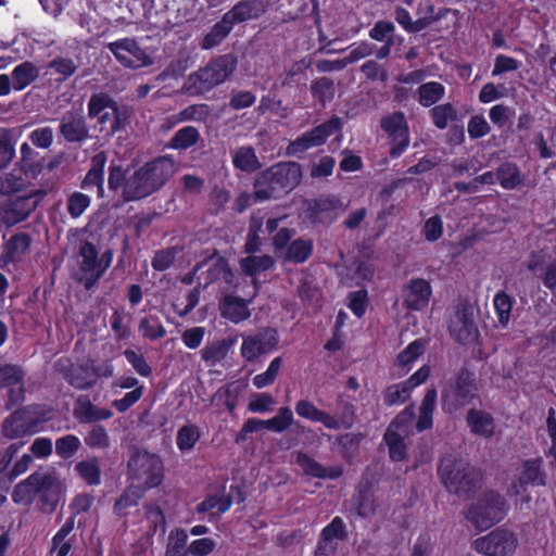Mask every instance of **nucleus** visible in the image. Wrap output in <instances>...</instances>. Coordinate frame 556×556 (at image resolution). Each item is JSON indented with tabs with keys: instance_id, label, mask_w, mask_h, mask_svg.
<instances>
[{
	"instance_id": "nucleus-21",
	"label": "nucleus",
	"mask_w": 556,
	"mask_h": 556,
	"mask_svg": "<svg viewBox=\"0 0 556 556\" xmlns=\"http://www.w3.org/2000/svg\"><path fill=\"white\" fill-rule=\"evenodd\" d=\"M382 127L400 146V151L397 153H400L404 148L408 146V128L404 114L394 113L390 116H387L382 121Z\"/></svg>"
},
{
	"instance_id": "nucleus-36",
	"label": "nucleus",
	"mask_w": 556,
	"mask_h": 556,
	"mask_svg": "<svg viewBox=\"0 0 556 556\" xmlns=\"http://www.w3.org/2000/svg\"><path fill=\"white\" fill-rule=\"evenodd\" d=\"M232 162L236 167L245 172H252L260 167V163L254 153V150L250 147L239 148L233 153Z\"/></svg>"
},
{
	"instance_id": "nucleus-59",
	"label": "nucleus",
	"mask_w": 556,
	"mask_h": 556,
	"mask_svg": "<svg viewBox=\"0 0 556 556\" xmlns=\"http://www.w3.org/2000/svg\"><path fill=\"white\" fill-rule=\"evenodd\" d=\"M29 139L36 147L46 149L52 143L53 131L50 127L37 128L30 132Z\"/></svg>"
},
{
	"instance_id": "nucleus-11",
	"label": "nucleus",
	"mask_w": 556,
	"mask_h": 556,
	"mask_svg": "<svg viewBox=\"0 0 556 556\" xmlns=\"http://www.w3.org/2000/svg\"><path fill=\"white\" fill-rule=\"evenodd\" d=\"M279 343V334L273 328H264L255 334L243 336L240 348L241 356L251 362L263 354L275 351Z\"/></svg>"
},
{
	"instance_id": "nucleus-40",
	"label": "nucleus",
	"mask_w": 556,
	"mask_h": 556,
	"mask_svg": "<svg viewBox=\"0 0 556 556\" xmlns=\"http://www.w3.org/2000/svg\"><path fill=\"white\" fill-rule=\"evenodd\" d=\"M294 421L293 413L289 407H281L278 410V414L273 418L266 419V429L282 432L288 429Z\"/></svg>"
},
{
	"instance_id": "nucleus-41",
	"label": "nucleus",
	"mask_w": 556,
	"mask_h": 556,
	"mask_svg": "<svg viewBox=\"0 0 556 556\" xmlns=\"http://www.w3.org/2000/svg\"><path fill=\"white\" fill-rule=\"evenodd\" d=\"M468 424L476 433L489 435L493 431V422L488 414L471 410L468 414Z\"/></svg>"
},
{
	"instance_id": "nucleus-13",
	"label": "nucleus",
	"mask_w": 556,
	"mask_h": 556,
	"mask_svg": "<svg viewBox=\"0 0 556 556\" xmlns=\"http://www.w3.org/2000/svg\"><path fill=\"white\" fill-rule=\"evenodd\" d=\"M340 128L339 118H331L327 123L321 124L313 130L305 132L303 136L291 142L288 147V153L298 155L304 151L323 144L327 138L338 131Z\"/></svg>"
},
{
	"instance_id": "nucleus-27",
	"label": "nucleus",
	"mask_w": 556,
	"mask_h": 556,
	"mask_svg": "<svg viewBox=\"0 0 556 556\" xmlns=\"http://www.w3.org/2000/svg\"><path fill=\"white\" fill-rule=\"evenodd\" d=\"M295 412L300 417L312 421L321 422L329 429H334L338 427V421L333 417L318 409L313 403L308 401H299L295 405Z\"/></svg>"
},
{
	"instance_id": "nucleus-42",
	"label": "nucleus",
	"mask_w": 556,
	"mask_h": 556,
	"mask_svg": "<svg viewBox=\"0 0 556 556\" xmlns=\"http://www.w3.org/2000/svg\"><path fill=\"white\" fill-rule=\"evenodd\" d=\"M80 440L73 434L59 438L55 441V452L64 459L73 457L80 447Z\"/></svg>"
},
{
	"instance_id": "nucleus-18",
	"label": "nucleus",
	"mask_w": 556,
	"mask_h": 556,
	"mask_svg": "<svg viewBox=\"0 0 556 556\" xmlns=\"http://www.w3.org/2000/svg\"><path fill=\"white\" fill-rule=\"evenodd\" d=\"M432 288L426 279H413L403 289V304L413 311H424L431 299Z\"/></svg>"
},
{
	"instance_id": "nucleus-8",
	"label": "nucleus",
	"mask_w": 556,
	"mask_h": 556,
	"mask_svg": "<svg viewBox=\"0 0 556 556\" xmlns=\"http://www.w3.org/2000/svg\"><path fill=\"white\" fill-rule=\"evenodd\" d=\"M80 271L78 279L86 289H90L102 276L112 262V252L106 251L98 258L94 245L85 242L80 248Z\"/></svg>"
},
{
	"instance_id": "nucleus-52",
	"label": "nucleus",
	"mask_w": 556,
	"mask_h": 556,
	"mask_svg": "<svg viewBox=\"0 0 556 556\" xmlns=\"http://www.w3.org/2000/svg\"><path fill=\"white\" fill-rule=\"evenodd\" d=\"M497 177L501 186L506 189H513L520 182L517 168L511 164H505L501 166L497 173Z\"/></svg>"
},
{
	"instance_id": "nucleus-20",
	"label": "nucleus",
	"mask_w": 556,
	"mask_h": 556,
	"mask_svg": "<svg viewBox=\"0 0 556 556\" xmlns=\"http://www.w3.org/2000/svg\"><path fill=\"white\" fill-rule=\"evenodd\" d=\"M251 302L252 299L245 301L237 296L227 295L220 304L222 315L235 324L243 321L251 316V312L248 308Z\"/></svg>"
},
{
	"instance_id": "nucleus-3",
	"label": "nucleus",
	"mask_w": 556,
	"mask_h": 556,
	"mask_svg": "<svg viewBox=\"0 0 556 556\" xmlns=\"http://www.w3.org/2000/svg\"><path fill=\"white\" fill-rule=\"evenodd\" d=\"M175 173L176 165L169 156H161L144 164L127 179L119 166H111L109 186L113 190L123 187L125 200L132 201L156 191Z\"/></svg>"
},
{
	"instance_id": "nucleus-30",
	"label": "nucleus",
	"mask_w": 556,
	"mask_h": 556,
	"mask_svg": "<svg viewBox=\"0 0 556 556\" xmlns=\"http://www.w3.org/2000/svg\"><path fill=\"white\" fill-rule=\"evenodd\" d=\"M105 162L106 159L103 153L94 155L91 161V168L89 169L84 180V188L97 186L100 197H102L104 191L102 182Z\"/></svg>"
},
{
	"instance_id": "nucleus-24",
	"label": "nucleus",
	"mask_w": 556,
	"mask_h": 556,
	"mask_svg": "<svg viewBox=\"0 0 556 556\" xmlns=\"http://www.w3.org/2000/svg\"><path fill=\"white\" fill-rule=\"evenodd\" d=\"M425 343L420 340L410 342L396 357L394 367L404 375L410 370L416 361L424 354Z\"/></svg>"
},
{
	"instance_id": "nucleus-50",
	"label": "nucleus",
	"mask_w": 556,
	"mask_h": 556,
	"mask_svg": "<svg viewBox=\"0 0 556 556\" xmlns=\"http://www.w3.org/2000/svg\"><path fill=\"white\" fill-rule=\"evenodd\" d=\"M231 506V501L226 496H210L199 506V511H212L213 514H223Z\"/></svg>"
},
{
	"instance_id": "nucleus-4",
	"label": "nucleus",
	"mask_w": 556,
	"mask_h": 556,
	"mask_svg": "<svg viewBox=\"0 0 556 556\" xmlns=\"http://www.w3.org/2000/svg\"><path fill=\"white\" fill-rule=\"evenodd\" d=\"M301 167L296 163H285L273 166L262 174L255 185V198L265 200L277 191L293 189L301 180Z\"/></svg>"
},
{
	"instance_id": "nucleus-7",
	"label": "nucleus",
	"mask_w": 556,
	"mask_h": 556,
	"mask_svg": "<svg viewBox=\"0 0 556 556\" xmlns=\"http://www.w3.org/2000/svg\"><path fill=\"white\" fill-rule=\"evenodd\" d=\"M472 547L485 556H513L518 547V538L515 532L501 527L476 539Z\"/></svg>"
},
{
	"instance_id": "nucleus-6",
	"label": "nucleus",
	"mask_w": 556,
	"mask_h": 556,
	"mask_svg": "<svg viewBox=\"0 0 556 556\" xmlns=\"http://www.w3.org/2000/svg\"><path fill=\"white\" fill-rule=\"evenodd\" d=\"M506 513L502 497L490 492L478 498L466 511V518L477 529L484 530L501 521Z\"/></svg>"
},
{
	"instance_id": "nucleus-61",
	"label": "nucleus",
	"mask_w": 556,
	"mask_h": 556,
	"mask_svg": "<svg viewBox=\"0 0 556 556\" xmlns=\"http://www.w3.org/2000/svg\"><path fill=\"white\" fill-rule=\"evenodd\" d=\"M442 232L443 224L439 217L433 216L426 220L424 226V235L427 240L435 241L442 236Z\"/></svg>"
},
{
	"instance_id": "nucleus-43",
	"label": "nucleus",
	"mask_w": 556,
	"mask_h": 556,
	"mask_svg": "<svg viewBox=\"0 0 556 556\" xmlns=\"http://www.w3.org/2000/svg\"><path fill=\"white\" fill-rule=\"evenodd\" d=\"M29 245V241L26 236H14L10 239L8 244L5 245L3 255L0 258V262L7 264L13 261L17 253L24 252Z\"/></svg>"
},
{
	"instance_id": "nucleus-55",
	"label": "nucleus",
	"mask_w": 556,
	"mask_h": 556,
	"mask_svg": "<svg viewBox=\"0 0 556 556\" xmlns=\"http://www.w3.org/2000/svg\"><path fill=\"white\" fill-rule=\"evenodd\" d=\"M514 117V110L508 106L497 104L490 110V119L497 127H504Z\"/></svg>"
},
{
	"instance_id": "nucleus-34",
	"label": "nucleus",
	"mask_w": 556,
	"mask_h": 556,
	"mask_svg": "<svg viewBox=\"0 0 556 556\" xmlns=\"http://www.w3.org/2000/svg\"><path fill=\"white\" fill-rule=\"evenodd\" d=\"M312 250V241L298 239L290 244L281 257L289 262L303 263L308 258Z\"/></svg>"
},
{
	"instance_id": "nucleus-12",
	"label": "nucleus",
	"mask_w": 556,
	"mask_h": 556,
	"mask_svg": "<svg viewBox=\"0 0 556 556\" xmlns=\"http://www.w3.org/2000/svg\"><path fill=\"white\" fill-rule=\"evenodd\" d=\"M412 421L413 412L405 410L393 420L384 434L393 460H401L405 456L404 439L410 433Z\"/></svg>"
},
{
	"instance_id": "nucleus-57",
	"label": "nucleus",
	"mask_w": 556,
	"mask_h": 556,
	"mask_svg": "<svg viewBox=\"0 0 556 556\" xmlns=\"http://www.w3.org/2000/svg\"><path fill=\"white\" fill-rule=\"evenodd\" d=\"M216 547V542L210 538H202L192 541L188 546V552L192 556H207Z\"/></svg>"
},
{
	"instance_id": "nucleus-53",
	"label": "nucleus",
	"mask_w": 556,
	"mask_h": 556,
	"mask_svg": "<svg viewBox=\"0 0 556 556\" xmlns=\"http://www.w3.org/2000/svg\"><path fill=\"white\" fill-rule=\"evenodd\" d=\"M89 205L90 199L88 195L80 192H75L68 199L67 210L73 217L77 218L87 210Z\"/></svg>"
},
{
	"instance_id": "nucleus-16",
	"label": "nucleus",
	"mask_w": 556,
	"mask_h": 556,
	"mask_svg": "<svg viewBox=\"0 0 556 556\" xmlns=\"http://www.w3.org/2000/svg\"><path fill=\"white\" fill-rule=\"evenodd\" d=\"M116 59L128 67H142L152 63L150 54L138 47L131 39H122L109 45Z\"/></svg>"
},
{
	"instance_id": "nucleus-58",
	"label": "nucleus",
	"mask_w": 556,
	"mask_h": 556,
	"mask_svg": "<svg viewBox=\"0 0 556 556\" xmlns=\"http://www.w3.org/2000/svg\"><path fill=\"white\" fill-rule=\"evenodd\" d=\"M115 103L104 94L93 96L88 104L89 116L98 117L100 114L105 112L106 109L113 106Z\"/></svg>"
},
{
	"instance_id": "nucleus-2",
	"label": "nucleus",
	"mask_w": 556,
	"mask_h": 556,
	"mask_svg": "<svg viewBox=\"0 0 556 556\" xmlns=\"http://www.w3.org/2000/svg\"><path fill=\"white\" fill-rule=\"evenodd\" d=\"M175 173L176 165L169 156H161L144 164L127 179L119 166H111L109 186L113 190L123 187L125 200L132 201L156 191Z\"/></svg>"
},
{
	"instance_id": "nucleus-1",
	"label": "nucleus",
	"mask_w": 556,
	"mask_h": 556,
	"mask_svg": "<svg viewBox=\"0 0 556 556\" xmlns=\"http://www.w3.org/2000/svg\"><path fill=\"white\" fill-rule=\"evenodd\" d=\"M175 173L176 165L169 156H161L144 164L127 179L119 166H111L109 186L113 190L123 187L125 200L132 201L156 191Z\"/></svg>"
},
{
	"instance_id": "nucleus-33",
	"label": "nucleus",
	"mask_w": 556,
	"mask_h": 556,
	"mask_svg": "<svg viewBox=\"0 0 556 556\" xmlns=\"http://www.w3.org/2000/svg\"><path fill=\"white\" fill-rule=\"evenodd\" d=\"M61 130L63 136L70 141H80L87 136V129L80 116L65 117Z\"/></svg>"
},
{
	"instance_id": "nucleus-37",
	"label": "nucleus",
	"mask_w": 556,
	"mask_h": 556,
	"mask_svg": "<svg viewBox=\"0 0 556 556\" xmlns=\"http://www.w3.org/2000/svg\"><path fill=\"white\" fill-rule=\"evenodd\" d=\"M274 265V258L269 255L248 256L240 261L241 269L248 275H256L269 269Z\"/></svg>"
},
{
	"instance_id": "nucleus-5",
	"label": "nucleus",
	"mask_w": 556,
	"mask_h": 556,
	"mask_svg": "<svg viewBox=\"0 0 556 556\" xmlns=\"http://www.w3.org/2000/svg\"><path fill=\"white\" fill-rule=\"evenodd\" d=\"M235 59L231 55L222 56L211 64L189 76L185 88L190 93H200L223 83L235 70Z\"/></svg>"
},
{
	"instance_id": "nucleus-32",
	"label": "nucleus",
	"mask_w": 556,
	"mask_h": 556,
	"mask_svg": "<svg viewBox=\"0 0 556 556\" xmlns=\"http://www.w3.org/2000/svg\"><path fill=\"white\" fill-rule=\"evenodd\" d=\"M188 534L184 529H175L169 532L165 556H189L186 543Z\"/></svg>"
},
{
	"instance_id": "nucleus-49",
	"label": "nucleus",
	"mask_w": 556,
	"mask_h": 556,
	"mask_svg": "<svg viewBox=\"0 0 556 556\" xmlns=\"http://www.w3.org/2000/svg\"><path fill=\"white\" fill-rule=\"evenodd\" d=\"M199 138V132L193 127H184L178 130L172 139V147L175 149H187L193 146Z\"/></svg>"
},
{
	"instance_id": "nucleus-51",
	"label": "nucleus",
	"mask_w": 556,
	"mask_h": 556,
	"mask_svg": "<svg viewBox=\"0 0 556 556\" xmlns=\"http://www.w3.org/2000/svg\"><path fill=\"white\" fill-rule=\"evenodd\" d=\"M139 486L131 483L130 488L122 495V497L115 504V511L118 515L126 514L127 508L137 505L140 494L138 492Z\"/></svg>"
},
{
	"instance_id": "nucleus-46",
	"label": "nucleus",
	"mask_w": 556,
	"mask_h": 556,
	"mask_svg": "<svg viewBox=\"0 0 556 556\" xmlns=\"http://www.w3.org/2000/svg\"><path fill=\"white\" fill-rule=\"evenodd\" d=\"M200 438L195 426L187 425L179 429L177 433V446L180 451L191 450Z\"/></svg>"
},
{
	"instance_id": "nucleus-47",
	"label": "nucleus",
	"mask_w": 556,
	"mask_h": 556,
	"mask_svg": "<svg viewBox=\"0 0 556 556\" xmlns=\"http://www.w3.org/2000/svg\"><path fill=\"white\" fill-rule=\"evenodd\" d=\"M493 305L502 326H506L509 321L510 311L513 306L511 299L504 292H498L493 299Z\"/></svg>"
},
{
	"instance_id": "nucleus-23",
	"label": "nucleus",
	"mask_w": 556,
	"mask_h": 556,
	"mask_svg": "<svg viewBox=\"0 0 556 556\" xmlns=\"http://www.w3.org/2000/svg\"><path fill=\"white\" fill-rule=\"evenodd\" d=\"M296 464L306 475L312 476L314 478L333 479L340 477L342 473V469L340 467H323L314 458L309 457L307 454L302 452H299L296 455Z\"/></svg>"
},
{
	"instance_id": "nucleus-38",
	"label": "nucleus",
	"mask_w": 556,
	"mask_h": 556,
	"mask_svg": "<svg viewBox=\"0 0 556 556\" xmlns=\"http://www.w3.org/2000/svg\"><path fill=\"white\" fill-rule=\"evenodd\" d=\"M75 470L88 484L98 485L101 481L100 469L96 459H86L77 463Z\"/></svg>"
},
{
	"instance_id": "nucleus-62",
	"label": "nucleus",
	"mask_w": 556,
	"mask_h": 556,
	"mask_svg": "<svg viewBox=\"0 0 556 556\" xmlns=\"http://www.w3.org/2000/svg\"><path fill=\"white\" fill-rule=\"evenodd\" d=\"M490 131V126L483 116H473L468 123V134L472 138H480Z\"/></svg>"
},
{
	"instance_id": "nucleus-35",
	"label": "nucleus",
	"mask_w": 556,
	"mask_h": 556,
	"mask_svg": "<svg viewBox=\"0 0 556 556\" xmlns=\"http://www.w3.org/2000/svg\"><path fill=\"white\" fill-rule=\"evenodd\" d=\"M37 480L38 477L31 475L26 480L20 482L13 491V501L20 504L30 503L35 494L38 493Z\"/></svg>"
},
{
	"instance_id": "nucleus-48",
	"label": "nucleus",
	"mask_w": 556,
	"mask_h": 556,
	"mask_svg": "<svg viewBox=\"0 0 556 556\" xmlns=\"http://www.w3.org/2000/svg\"><path fill=\"white\" fill-rule=\"evenodd\" d=\"M231 25L228 20L223 17V20L217 23L213 29L205 36L203 40V47L205 49H210L216 45H218L231 30Z\"/></svg>"
},
{
	"instance_id": "nucleus-45",
	"label": "nucleus",
	"mask_w": 556,
	"mask_h": 556,
	"mask_svg": "<svg viewBox=\"0 0 556 556\" xmlns=\"http://www.w3.org/2000/svg\"><path fill=\"white\" fill-rule=\"evenodd\" d=\"M100 131L105 135H112L119 128V118L116 105L109 108L98 116Z\"/></svg>"
},
{
	"instance_id": "nucleus-28",
	"label": "nucleus",
	"mask_w": 556,
	"mask_h": 556,
	"mask_svg": "<svg viewBox=\"0 0 556 556\" xmlns=\"http://www.w3.org/2000/svg\"><path fill=\"white\" fill-rule=\"evenodd\" d=\"M34 430L28 424V417L25 413H14L5 419L3 425V432L8 438L14 439L28 433Z\"/></svg>"
},
{
	"instance_id": "nucleus-54",
	"label": "nucleus",
	"mask_w": 556,
	"mask_h": 556,
	"mask_svg": "<svg viewBox=\"0 0 556 556\" xmlns=\"http://www.w3.org/2000/svg\"><path fill=\"white\" fill-rule=\"evenodd\" d=\"M224 17L228 20L231 27L235 23L243 22L253 17L252 7L248 2L237 4L231 11L227 12Z\"/></svg>"
},
{
	"instance_id": "nucleus-17",
	"label": "nucleus",
	"mask_w": 556,
	"mask_h": 556,
	"mask_svg": "<svg viewBox=\"0 0 556 556\" xmlns=\"http://www.w3.org/2000/svg\"><path fill=\"white\" fill-rule=\"evenodd\" d=\"M430 367L424 365L409 379L389 387L384 393L386 403L394 405L408 400L413 390L424 383L430 376Z\"/></svg>"
},
{
	"instance_id": "nucleus-26",
	"label": "nucleus",
	"mask_w": 556,
	"mask_h": 556,
	"mask_svg": "<svg viewBox=\"0 0 556 556\" xmlns=\"http://www.w3.org/2000/svg\"><path fill=\"white\" fill-rule=\"evenodd\" d=\"M36 173L37 170L33 167L29 169H14L1 182L0 190L4 193L18 192L30 184Z\"/></svg>"
},
{
	"instance_id": "nucleus-10",
	"label": "nucleus",
	"mask_w": 556,
	"mask_h": 556,
	"mask_svg": "<svg viewBox=\"0 0 556 556\" xmlns=\"http://www.w3.org/2000/svg\"><path fill=\"white\" fill-rule=\"evenodd\" d=\"M439 476L446 489L456 494L466 493L472 486L473 480L470 477L467 464L452 456L441 460Z\"/></svg>"
},
{
	"instance_id": "nucleus-15",
	"label": "nucleus",
	"mask_w": 556,
	"mask_h": 556,
	"mask_svg": "<svg viewBox=\"0 0 556 556\" xmlns=\"http://www.w3.org/2000/svg\"><path fill=\"white\" fill-rule=\"evenodd\" d=\"M37 205L34 192L14 195L8 203L0 206V223L12 226L24 220Z\"/></svg>"
},
{
	"instance_id": "nucleus-14",
	"label": "nucleus",
	"mask_w": 556,
	"mask_h": 556,
	"mask_svg": "<svg viewBox=\"0 0 556 556\" xmlns=\"http://www.w3.org/2000/svg\"><path fill=\"white\" fill-rule=\"evenodd\" d=\"M448 329L451 334L459 342L467 344L478 338V328L475 323V312L471 307L457 308L451 316Z\"/></svg>"
},
{
	"instance_id": "nucleus-60",
	"label": "nucleus",
	"mask_w": 556,
	"mask_h": 556,
	"mask_svg": "<svg viewBox=\"0 0 556 556\" xmlns=\"http://www.w3.org/2000/svg\"><path fill=\"white\" fill-rule=\"evenodd\" d=\"M367 305V292L366 290H358L351 293L349 307L357 316L364 315Z\"/></svg>"
},
{
	"instance_id": "nucleus-29",
	"label": "nucleus",
	"mask_w": 556,
	"mask_h": 556,
	"mask_svg": "<svg viewBox=\"0 0 556 556\" xmlns=\"http://www.w3.org/2000/svg\"><path fill=\"white\" fill-rule=\"evenodd\" d=\"M39 75V70L30 62L17 65L12 72V86L15 90H23Z\"/></svg>"
},
{
	"instance_id": "nucleus-19",
	"label": "nucleus",
	"mask_w": 556,
	"mask_h": 556,
	"mask_svg": "<svg viewBox=\"0 0 556 556\" xmlns=\"http://www.w3.org/2000/svg\"><path fill=\"white\" fill-rule=\"evenodd\" d=\"M542 483L543 480L540 476L538 463L526 462L518 470L516 479L510 482L508 486V493L510 495H520L526 492L528 485Z\"/></svg>"
},
{
	"instance_id": "nucleus-39",
	"label": "nucleus",
	"mask_w": 556,
	"mask_h": 556,
	"mask_svg": "<svg viewBox=\"0 0 556 556\" xmlns=\"http://www.w3.org/2000/svg\"><path fill=\"white\" fill-rule=\"evenodd\" d=\"M444 94V87L437 83L430 81L419 87V102L424 106H430L438 102Z\"/></svg>"
},
{
	"instance_id": "nucleus-22",
	"label": "nucleus",
	"mask_w": 556,
	"mask_h": 556,
	"mask_svg": "<svg viewBox=\"0 0 556 556\" xmlns=\"http://www.w3.org/2000/svg\"><path fill=\"white\" fill-rule=\"evenodd\" d=\"M38 477V493L48 502L54 501L63 491V483L54 469L35 473Z\"/></svg>"
},
{
	"instance_id": "nucleus-31",
	"label": "nucleus",
	"mask_w": 556,
	"mask_h": 556,
	"mask_svg": "<svg viewBox=\"0 0 556 556\" xmlns=\"http://www.w3.org/2000/svg\"><path fill=\"white\" fill-rule=\"evenodd\" d=\"M435 388L428 389L419 408L417 427L420 431L430 428L432 425V414L435 407Z\"/></svg>"
},
{
	"instance_id": "nucleus-9",
	"label": "nucleus",
	"mask_w": 556,
	"mask_h": 556,
	"mask_svg": "<svg viewBox=\"0 0 556 556\" xmlns=\"http://www.w3.org/2000/svg\"><path fill=\"white\" fill-rule=\"evenodd\" d=\"M132 483L139 488H154L163 478V466L161 459L147 452L137 453L130 460Z\"/></svg>"
},
{
	"instance_id": "nucleus-63",
	"label": "nucleus",
	"mask_w": 556,
	"mask_h": 556,
	"mask_svg": "<svg viewBox=\"0 0 556 556\" xmlns=\"http://www.w3.org/2000/svg\"><path fill=\"white\" fill-rule=\"evenodd\" d=\"M433 547L432 536L428 533H422L418 536L412 556H430Z\"/></svg>"
},
{
	"instance_id": "nucleus-64",
	"label": "nucleus",
	"mask_w": 556,
	"mask_h": 556,
	"mask_svg": "<svg viewBox=\"0 0 556 556\" xmlns=\"http://www.w3.org/2000/svg\"><path fill=\"white\" fill-rule=\"evenodd\" d=\"M519 67V62L510 56L497 55L495 59L492 75H500L505 72L515 71Z\"/></svg>"
},
{
	"instance_id": "nucleus-44",
	"label": "nucleus",
	"mask_w": 556,
	"mask_h": 556,
	"mask_svg": "<svg viewBox=\"0 0 556 556\" xmlns=\"http://www.w3.org/2000/svg\"><path fill=\"white\" fill-rule=\"evenodd\" d=\"M276 401L269 393H256L250 397L248 409L251 413L263 414L273 410Z\"/></svg>"
},
{
	"instance_id": "nucleus-25",
	"label": "nucleus",
	"mask_w": 556,
	"mask_h": 556,
	"mask_svg": "<svg viewBox=\"0 0 556 556\" xmlns=\"http://www.w3.org/2000/svg\"><path fill=\"white\" fill-rule=\"evenodd\" d=\"M208 274V278L205 281V285L213 282L218 279L225 280L226 283H230L232 279V273L230 271L226 261L222 257H212L204 262L201 266L197 267L194 270V275L198 271H203V269Z\"/></svg>"
},
{
	"instance_id": "nucleus-56",
	"label": "nucleus",
	"mask_w": 556,
	"mask_h": 556,
	"mask_svg": "<svg viewBox=\"0 0 556 556\" xmlns=\"http://www.w3.org/2000/svg\"><path fill=\"white\" fill-rule=\"evenodd\" d=\"M432 118L437 127L445 128L447 123L455 116V112L450 104H442L431 110Z\"/></svg>"
}]
</instances>
